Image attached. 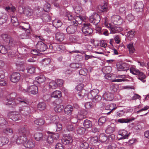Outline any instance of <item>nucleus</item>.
I'll use <instances>...</instances> for the list:
<instances>
[{"label": "nucleus", "mask_w": 149, "mask_h": 149, "mask_svg": "<svg viewBox=\"0 0 149 149\" xmlns=\"http://www.w3.org/2000/svg\"><path fill=\"white\" fill-rule=\"evenodd\" d=\"M65 18L70 22V23L71 24L68 26L66 29L67 33L69 34L74 33L77 30V26L78 24H79L78 20L79 18L77 17L74 18L72 14L69 11H67L65 14Z\"/></svg>", "instance_id": "f257e3e1"}, {"label": "nucleus", "mask_w": 149, "mask_h": 149, "mask_svg": "<svg viewBox=\"0 0 149 149\" xmlns=\"http://www.w3.org/2000/svg\"><path fill=\"white\" fill-rule=\"evenodd\" d=\"M29 133V131L27 127H22L19 130V136L18 137L17 135L15 134L11 138V140L13 142H16L18 144H22L24 145L27 141V136Z\"/></svg>", "instance_id": "f03ea898"}, {"label": "nucleus", "mask_w": 149, "mask_h": 149, "mask_svg": "<svg viewBox=\"0 0 149 149\" xmlns=\"http://www.w3.org/2000/svg\"><path fill=\"white\" fill-rule=\"evenodd\" d=\"M16 96V94L15 93H12L10 94L9 99L7 98L4 101V103L6 105H11L12 107H14L16 104L20 102L23 103L27 105L29 102L25 100H22V98L19 97L15 98Z\"/></svg>", "instance_id": "7ed1b4c3"}, {"label": "nucleus", "mask_w": 149, "mask_h": 149, "mask_svg": "<svg viewBox=\"0 0 149 149\" xmlns=\"http://www.w3.org/2000/svg\"><path fill=\"white\" fill-rule=\"evenodd\" d=\"M130 72L133 74L137 76L138 79L143 82H146V80L145 79L146 78V76L143 72L140 71L138 70L133 67L130 68Z\"/></svg>", "instance_id": "20e7f679"}, {"label": "nucleus", "mask_w": 149, "mask_h": 149, "mask_svg": "<svg viewBox=\"0 0 149 149\" xmlns=\"http://www.w3.org/2000/svg\"><path fill=\"white\" fill-rule=\"evenodd\" d=\"M18 28L20 29L24 30L25 33H22L19 36V38L21 39H28L30 38L31 36L30 30L29 29L30 28V26L29 24H26L24 26H18Z\"/></svg>", "instance_id": "39448f33"}, {"label": "nucleus", "mask_w": 149, "mask_h": 149, "mask_svg": "<svg viewBox=\"0 0 149 149\" xmlns=\"http://www.w3.org/2000/svg\"><path fill=\"white\" fill-rule=\"evenodd\" d=\"M59 135L58 133L52 134H49L47 137V143L50 145L56 142L58 139Z\"/></svg>", "instance_id": "423d86ee"}, {"label": "nucleus", "mask_w": 149, "mask_h": 149, "mask_svg": "<svg viewBox=\"0 0 149 149\" xmlns=\"http://www.w3.org/2000/svg\"><path fill=\"white\" fill-rule=\"evenodd\" d=\"M82 28V31L85 34L90 35L92 33L93 30L92 26L89 23H84Z\"/></svg>", "instance_id": "0eeeda50"}, {"label": "nucleus", "mask_w": 149, "mask_h": 149, "mask_svg": "<svg viewBox=\"0 0 149 149\" xmlns=\"http://www.w3.org/2000/svg\"><path fill=\"white\" fill-rule=\"evenodd\" d=\"M1 37L4 41L8 43L9 45L12 46L14 45L15 41L13 38L10 36L3 34L1 35Z\"/></svg>", "instance_id": "6e6552de"}, {"label": "nucleus", "mask_w": 149, "mask_h": 149, "mask_svg": "<svg viewBox=\"0 0 149 149\" xmlns=\"http://www.w3.org/2000/svg\"><path fill=\"white\" fill-rule=\"evenodd\" d=\"M1 37L4 41L8 43L9 45L12 46L14 45L15 41L13 38L10 36L3 34L1 35Z\"/></svg>", "instance_id": "1a4fd4ad"}, {"label": "nucleus", "mask_w": 149, "mask_h": 149, "mask_svg": "<svg viewBox=\"0 0 149 149\" xmlns=\"http://www.w3.org/2000/svg\"><path fill=\"white\" fill-rule=\"evenodd\" d=\"M89 18L90 22L91 23H93L95 25L97 24L100 20V15L96 13H93Z\"/></svg>", "instance_id": "9d476101"}, {"label": "nucleus", "mask_w": 149, "mask_h": 149, "mask_svg": "<svg viewBox=\"0 0 149 149\" xmlns=\"http://www.w3.org/2000/svg\"><path fill=\"white\" fill-rule=\"evenodd\" d=\"M36 49L39 52H43L48 49L47 45L42 42L38 41L36 45Z\"/></svg>", "instance_id": "9b49d317"}, {"label": "nucleus", "mask_w": 149, "mask_h": 149, "mask_svg": "<svg viewBox=\"0 0 149 149\" xmlns=\"http://www.w3.org/2000/svg\"><path fill=\"white\" fill-rule=\"evenodd\" d=\"M20 74L17 72H14L11 74L10 77L11 81L13 83H16L20 79Z\"/></svg>", "instance_id": "f8f14e48"}, {"label": "nucleus", "mask_w": 149, "mask_h": 149, "mask_svg": "<svg viewBox=\"0 0 149 149\" xmlns=\"http://www.w3.org/2000/svg\"><path fill=\"white\" fill-rule=\"evenodd\" d=\"M130 134V133H127V132L125 130H120L118 132L119 140L127 139Z\"/></svg>", "instance_id": "ddd939ff"}, {"label": "nucleus", "mask_w": 149, "mask_h": 149, "mask_svg": "<svg viewBox=\"0 0 149 149\" xmlns=\"http://www.w3.org/2000/svg\"><path fill=\"white\" fill-rule=\"evenodd\" d=\"M116 66L118 70L127 71L129 69L128 65L126 63H118L117 64Z\"/></svg>", "instance_id": "4468645a"}, {"label": "nucleus", "mask_w": 149, "mask_h": 149, "mask_svg": "<svg viewBox=\"0 0 149 149\" xmlns=\"http://www.w3.org/2000/svg\"><path fill=\"white\" fill-rule=\"evenodd\" d=\"M61 140L63 143L65 145L68 144L72 142V137L69 134H66L63 136Z\"/></svg>", "instance_id": "2eb2a0df"}, {"label": "nucleus", "mask_w": 149, "mask_h": 149, "mask_svg": "<svg viewBox=\"0 0 149 149\" xmlns=\"http://www.w3.org/2000/svg\"><path fill=\"white\" fill-rule=\"evenodd\" d=\"M56 116H53L51 119V120H52V123L55 124L56 127L57 128L56 131H60L62 129V126L60 123H57L58 119H56Z\"/></svg>", "instance_id": "dca6fc26"}, {"label": "nucleus", "mask_w": 149, "mask_h": 149, "mask_svg": "<svg viewBox=\"0 0 149 149\" xmlns=\"http://www.w3.org/2000/svg\"><path fill=\"white\" fill-rule=\"evenodd\" d=\"M27 91L28 93L35 95L36 94L38 91V88L36 85H32L27 88Z\"/></svg>", "instance_id": "f3484780"}, {"label": "nucleus", "mask_w": 149, "mask_h": 149, "mask_svg": "<svg viewBox=\"0 0 149 149\" xmlns=\"http://www.w3.org/2000/svg\"><path fill=\"white\" fill-rule=\"evenodd\" d=\"M113 24L117 25H120L123 22L121 17L119 15H116L112 18Z\"/></svg>", "instance_id": "a211bd4d"}, {"label": "nucleus", "mask_w": 149, "mask_h": 149, "mask_svg": "<svg viewBox=\"0 0 149 149\" xmlns=\"http://www.w3.org/2000/svg\"><path fill=\"white\" fill-rule=\"evenodd\" d=\"M99 92V90L97 89H94L88 93L87 95L88 98L91 99H93V98L98 94Z\"/></svg>", "instance_id": "6ab92c4d"}, {"label": "nucleus", "mask_w": 149, "mask_h": 149, "mask_svg": "<svg viewBox=\"0 0 149 149\" xmlns=\"http://www.w3.org/2000/svg\"><path fill=\"white\" fill-rule=\"evenodd\" d=\"M9 118L11 120L15 121L20 119L21 116L18 113L13 112L10 114Z\"/></svg>", "instance_id": "aec40b11"}, {"label": "nucleus", "mask_w": 149, "mask_h": 149, "mask_svg": "<svg viewBox=\"0 0 149 149\" xmlns=\"http://www.w3.org/2000/svg\"><path fill=\"white\" fill-rule=\"evenodd\" d=\"M144 5L142 2H137L134 6L137 12H141L143 11Z\"/></svg>", "instance_id": "412c9836"}, {"label": "nucleus", "mask_w": 149, "mask_h": 149, "mask_svg": "<svg viewBox=\"0 0 149 149\" xmlns=\"http://www.w3.org/2000/svg\"><path fill=\"white\" fill-rule=\"evenodd\" d=\"M104 98L107 101H111L114 98V95L109 92H105L103 95Z\"/></svg>", "instance_id": "4be33fe9"}, {"label": "nucleus", "mask_w": 149, "mask_h": 149, "mask_svg": "<svg viewBox=\"0 0 149 149\" xmlns=\"http://www.w3.org/2000/svg\"><path fill=\"white\" fill-rule=\"evenodd\" d=\"M109 26L108 27L110 28V29L113 32V33H116L117 32H120L123 30L121 27L115 25H112L110 24H109Z\"/></svg>", "instance_id": "5701e85b"}, {"label": "nucleus", "mask_w": 149, "mask_h": 149, "mask_svg": "<svg viewBox=\"0 0 149 149\" xmlns=\"http://www.w3.org/2000/svg\"><path fill=\"white\" fill-rule=\"evenodd\" d=\"M64 35L62 33L57 32L56 33L55 39L58 41H62L64 40Z\"/></svg>", "instance_id": "b1692460"}, {"label": "nucleus", "mask_w": 149, "mask_h": 149, "mask_svg": "<svg viewBox=\"0 0 149 149\" xmlns=\"http://www.w3.org/2000/svg\"><path fill=\"white\" fill-rule=\"evenodd\" d=\"M64 113L67 115L71 114L73 111V107L71 105L66 106L64 109Z\"/></svg>", "instance_id": "393cba45"}, {"label": "nucleus", "mask_w": 149, "mask_h": 149, "mask_svg": "<svg viewBox=\"0 0 149 149\" xmlns=\"http://www.w3.org/2000/svg\"><path fill=\"white\" fill-rule=\"evenodd\" d=\"M80 142V147L81 149H86L89 146L88 144L82 138H80L79 139Z\"/></svg>", "instance_id": "a878e982"}, {"label": "nucleus", "mask_w": 149, "mask_h": 149, "mask_svg": "<svg viewBox=\"0 0 149 149\" xmlns=\"http://www.w3.org/2000/svg\"><path fill=\"white\" fill-rule=\"evenodd\" d=\"M83 125L86 128H90L93 126L92 122L87 119L84 120L83 121Z\"/></svg>", "instance_id": "bb28decb"}, {"label": "nucleus", "mask_w": 149, "mask_h": 149, "mask_svg": "<svg viewBox=\"0 0 149 149\" xmlns=\"http://www.w3.org/2000/svg\"><path fill=\"white\" fill-rule=\"evenodd\" d=\"M9 142V139L6 137L0 136V146L7 144Z\"/></svg>", "instance_id": "cd10ccee"}, {"label": "nucleus", "mask_w": 149, "mask_h": 149, "mask_svg": "<svg viewBox=\"0 0 149 149\" xmlns=\"http://www.w3.org/2000/svg\"><path fill=\"white\" fill-rule=\"evenodd\" d=\"M24 146L25 147L29 148H33L35 146V143L32 140H29L27 142H26Z\"/></svg>", "instance_id": "c85d7f7f"}, {"label": "nucleus", "mask_w": 149, "mask_h": 149, "mask_svg": "<svg viewBox=\"0 0 149 149\" xmlns=\"http://www.w3.org/2000/svg\"><path fill=\"white\" fill-rule=\"evenodd\" d=\"M134 119V118H120L119 119L117 120V122L121 123H130Z\"/></svg>", "instance_id": "c756f323"}, {"label": "nucleus", "mask_w": 149, "mask_h": 149, "mask_svg": "<svg viewBox=\"0 0 149 149\" xmlns=\"http://www.w3.org/2000/svg\"><path fill=\"white\" fill-rule=\"evenodd\" d=\"M35 139L38 141H42L43 140V135L42 133L37 132L34 135Z\"/></svg>", "instance_id": "7c9ffc66"}, {"label": "nucleus", "mask_w": 149, "mask_h": 149, "mask_svg": "<svg viewBox=\"0 0 149 149\" xmlns=\"http://www.w3.org/2000/svg\"><path fill=\"white\" fill-rule=\"evenodd\" d=\"M51 97L55 98H59L61 97V92L59 91H56L51 94Z\"/></svg>", "instance_id": "2f4dec72"}, {"label": "nucleus", "mask_w": 149, "mask_h": 149, "mask_svg": "<svg viewBox=\"0 0 149 149\" xmlns=\"http://www.w3.org/2000/svg\"><path fill=\"white\" fill-rule=\"evenodd\" d=\"M7 125V122L3 117L0 118V129H3Z\"/></svg>", "instance_id": "473e14b6"}, {"label": "nucleus", "mask_w": 149, "mask_h": 149, "mask_svg": "<svg viewBox=\"0 0 149 149\" xmlns=\"http://www.w3.org/2000/svg\"><path fill=\"white\" fill-rule=\"evenodd\" d=\"M30 112V108L28 107H25L21 111V113L24 116H26L29 115Z\"/></svg>", "instance_id": "72a5a7b5"}, {"label": "nucleus", "mask_w": 149, "mask_h": 149, "mask_svg": "<svg viewBox=\"0 0 149 149\" xmlns=\"http://www.w3.org/2000/svg\"><path fill=\"white\" fill-rule=\"evenodd\" d=\"M46 105L45 103L44 102H39L37 105V109L40 111H42L44 110L46 108Z\"/></svg>", "instance_id": "f704fd0d"}, {"label": "nucleus", "mask_w": 149, "mask_h": 149, "mask_svg": "<svg viewBox=\"0 0 149 149\" xmlns=\"http://www.w3.org/2000/svg\"><path fill=\"white\" fill-rule=\"evenodd\" d=\"M96 106L95 103H93L92 102H88L85 103L84 106L85 108L88 109H91L94 108Z\"/></svg>", "instance_id": "c9c22d12"}, {"label": "nucleus", "mask_w": 149, "mask_h": 149, "mask_svg": "<svg viewBox=\"0 0 149 149\" xmlns=\"http://www.w3.org/2000/svg\"><path fill=\"white\" fill-rule=\"evenodd\" d=\"M107 139V138L106 135L104 133L100 134L99 137V140L101 143L105 142Z\"/></svg>", "instance_id": "e433bc0d"}, {"label": "nucleus", "mask_w": 149, "mask_h": 149, "mask_svg": "<svg viewBox=\"0 0 149 149\" xmlns=\"http://www.w3.org/2000/svg\"><path fill=\"white\" fill-rule=\"evenodd\" d=\"M99 8L102 12H107L109 10L107 3H104L103 6H100L99 7Z\"/></svg>", "instance_id": "4c0bfd02"}, {"label": "nucleus", "mask_w": 149, "mask_h": 149, "mask_svg": "<svg viewBox=\"0 0 149 149\" xmlns=\"http://www.w3.org/2000/svg\"><path fill=\"white\" fill-rule=\"evenodd\" d=\"M73 8L75 13L77 14H80L82 10L81 7L79 5L74 6Z\"/></svg>", "instance_id": "58836bf2"}, {"label": "nucleus", "mask_w": 149, "mask_h": 149, "mask_svg": "<svg viewBox=\"0 0 149 149\" xmlns=\"http://www.w3.org/2000/svg\"><path fill=\"white\" fill-rule=\"evenodd\" d=\"M63 108V105L58 104L54 108V110L56 112L60 113L62 111Z\"/></svg>", "instance_id": "ea45409f"}, {"label": "nucleus", "mask_w": 149, "mask_h": 149, "mask_svg": "<svg viewBox=\"0 0 149 149\" xmlns=\"http://www.w3.org/2000/svg\"><path fill=\"white\" fill-rule=\"evenodd\" d=\"M33 10L31 9L28 8L25 9L24 14H26L28 17L31 16Z\"/></svg>", "instance_id": "a19ab883"}, {"label": "nucleus", "mask_w": 149, "mask_h": 149, "mask_svg": "<svg viewBox=\"0 0 149 149\" xmlns=\"http://www.w3.org/2000/svg\"><path fill=\"white\" fill-rule=\"evenodd\" d=\"M8 19V16L6 14H4L0 17V24H3Z\"/></svg>", "instance_id": "79ce46f5"}, {"label": "nucleus", "mask_w": 149, "mask_h": 149, "mask_svg": "<svg viewBox=\"0 0 149 149\" xmlns=\"http://www.w3.org/2000/svg\"><path fill=\"white\" fill-rule=\"evenodd\" d=\"M62 23L59 20H56L53 22V25L56 28H59L62 25Z\"/></svg>", "instance_id": "37998d69"}, {"label": "nucleus", "mask_w": 149, "mask_h": 149, "mask_svg": "<svg viewBox=\"0 0 149 149\" xmlns=\"http://www.w3.org/2000/svg\"><path fill=\"white\" fill-rule=\"evenodd\" d=\"M34 123L37 125H42L44 124L45 121L43 119L38 118L34 121Z\"/></svg>", "instance_id": "c03bdc74"}, {"label": "nucleus", "mask_w": 149, "mask_h": 149, "mask_svg": "<svg viewBox=\"0 0 149 149\" xmlns=\"http://www.w3.org/2000/svg\"><path fill=\"white\" fill-rule=\"evenodd\" d=\"M102 97L101 96L98 94L91 100H92L93 102L96 103L100 101Z\"/></svg>", "instance_id": "a18cd8bd"}, {"label": "nucleus", "mask_w": 149, "mask_h": 149, "mask_svg": "<svg viewBox=\"0 0 149 149\" xmlns=\"http://www.w3.org/2000/svg\"><path fill=\"white\" fill-rule=\"evenodd\" d=\"M115 128L114 127H112L108 126V127L105 130L106 133L108 134L112 133L115 130Z\"/></svg>", "instance_id": "49530a36"}, {"label": "nucleus", "mask_w": 149, "mask_h": 149, "mask_svg": "<svg viewBox=\"0 0 149 149\" xmlns=\"http://www.w3.org/2000/svg\"><path fill=\"white\" fill-rule=\"evenodd\" d=\"M3 132L4 133L7 135L12 134L13 133L12 129L10 128H8L3 130Z\"/></svg>", "instance_id": "de8ad7c7"}, {"label": "nucleus", "mask_w": 149, "mask_h": 149, "mask_svg": "<svg viewBox=\"0 0 149 149\" xmlns=\"http://www.w3.org/2000/svg\"><path fill=\"white\" fill-rule=\"evenodd\" d=\"M127 47L128 48L129 52L130 53H133L135 51L133 43H130L127 45Z\"/></svg>", "instance_id": "09e8293b"}, {"label": "nucleus", "mask_w": 149, "mask_h": 149, "mask_svg": "<svg viewBox=\"0 0 149 149\" xmlns=\"http://www.w3.org/2000/svg\"><path fill=\"white\" fill-rule=\"evenodd\" d=\"M57 87L56 83L54 81L50 82L49 84V87L50 89H55Z\"/></svg>", "instance_id": "8fccbe9b"}, {"label": "nucleus", "mask_w": 149, "mask_h": 149, "mask_svg": "<svg viewBox=\"0 0 149 149\" xmlns=\"http://www.w3.org/2000/svg\"><path fill=\"white\" fill-rule=\"evenodd\" d=\"M86 131V129L83 127H79L77 130V132L78 134H84Z\"/></svg>", "instance_id": "3c124183"}, {"label": "nucleus", "mask_w": 149, "mask_h": 149, "mask_svg": "<svg viewBox=\"0 0 149 149\" xmlns=\"http://www.w3.org/2000/svg\"><path fill=\"white\" fill-rule=\"evenodd\" d=\"M85 111L84 110H81V113L80 112H78V114L77 116V118L78 120H83V119L85 118V115L82 114V113H83L84 111Z\"/></svg>", "instance_id": "603ef678"}, {"label": "nucleus", "mask_w": 149, "mask_h": 149, "mask_svg": "<svg viewBox=\"0 0 149 149\" xmlns=\"http://www.w3.org/2000/svg\"><path fill=\"white\" fill-rule=\"evenodd\" d=\"M36 80L38 83H41L43 82L45 80V79L44 76H40L36 78Z\"/></svg>", "instance_id": "864d4df0"}, {"label": "nucleus", "mask_w": 149, "mask_h": 149, "mask_svg": "<svg viewBox=\"0 0 149 149\" xmlns=\"http://www.w3.org/2000/svg\"><path fill=\"white\" fill-rule=\"evenodd\" d=\"M26 69L28 73L32 74L35 72V68L33 66H30L27 68Z\"/></svg>", "instance_id": "5fc2aeb1"}, {"label": "nucleus", "mask_w": 149, "mask_h": 149, "mask_svg": "<svg viewBox=\"0 0 149 149\" xmlns=\"http://www.w3.org/2000/svg\"><path fill=\"white\" fill-rule=\"evenodd\" d=\"M11 22L14 26H16L18 25V20L16 17L13 16L11 19Z\"/></svg>", "instance_id": "6e6d98bb"}, {"label": "nucleus", "mask_w": 149, "mask_h": 149, "mask_svg": "<svg viewBox=\"0 0 149 149\" xmlns=\"http://www.w3.org/2000/svg\"><path fill=\"white\" fill-rule=\"evenodd\" d=\"M106 121V118L104 117H100L98 120V124L99 125L101 126L104 124Z\"/></svg>", "instance_id": "4d7b16f0"}, {"label": "nucleus", "mask_w": 149, "mask_h": 149, "mask_svg": "<svg viewBox=\"0 0 149 149\" xmlns=\"http://www.w3.org/2000/svg\"><path fill=\"white\" fill-rule=\"evenodd\" d=\"M56 50L58 51H62L64 50L65 49V47L64 45H58L56 44Z\"/></svg>", "instance_id": "13d9d810"}, {"label": "nucleus", "mask_w": 149, "mask_h": 149, "mask_svg": "<svg viewBox=\"0 0 149 149\" xmlns=\"http://www.w3.org/2000/svg\"><path fill=\"white\" fill-rule=\"evenodd\" d=\"M42 19L46 22H50L51 20V17L47 14H43L42 15Z\"/></svg>", "instance_id": "bf43d9fd"}, {"label": "nucleus", "mask_w": 149, "mask_h": 149, "mask_svg": "<svg viewBox=\"0 0 149 149\" xmlns=\"http://www.w3.org/2000/svg\"><path fill=\"white\" fill-rule=\"evenodd\" d=\"M98 138L97 136H95L91 138V141L92 143L98 145H99Z\"/></svg>", "instance_id": "052dcab7"}, {"label": "nucleus", "mask_w": 149, "mask_h": 149, "mask_svg": "<svg viewBox=\"0 0 149 149\" xmlns=\"http://www.w3.org/2000/svg\"><path fill=\"white\" fill-rule=\"evenodd\" d=\"M87 71L86 69H81L79 71V73L80 75L86 76L87 74Z\"/></svg>", "instance_id": "680f3d73"}, {"label": "nucleus", "mask_w": 149, "mask_h": 149, "mask_svg": "<svg viewBox=\"0 0 149 149\" xmlns=\"http://www.w3.org/2000/svg\"><path fill=\"white\" fill-rule=\"evenodd\" d=\"M134 17L131 13L129 14L126 16V19L130 22H131L134 19Z\"/></svg>", "instance_id": "e2e57ef3"}, {"label": "nucleus", "mask_w": 149, "mask_h": 149, "mask_svg": "<svg viewBox=\"0 0 149 149\" xmlns=\"http://www.w3.org/2000/svg\"><path fill=\"white\" fill-rule=\"evenodd\" d=\"M117 145L114 143H112L111 144L107 146L106 148L107 149H115Z\"/></svg>", "instance_id": "0e129e2a"}, {"label": "nucleus", "mask_w": 149, "mask_h": 149, "mask_svg": "<svg viewBox=\"0 0 149 149\" xmlns=\"http://www.w3.org/2000/svg\"><path fill=\"white\" fill-rule=\"evenodd\" d=\"M42 61L43 64L45 65H47L49 64L51 61V60L50 58H46L42 60Z\"/></svg>", "instance_id": "69168bd1"}, {"label": "nucleus", "mask_w": 149, "mask_h": 149, "mask_svg": "<svg viewBox=\"0 0 149 149\" xmlns=\"http://www.w3.org/2000/svg\"><path fill=\"white\" fill-rule=\"evenodd\" d=\"M88 1L89 0H77V2L82 5H85Z\"/></svg>", "instance_id": "338daca9"}, {"label": "nucleus", "mask_w": 149, "mask_h": 149, "mask_svg": "<svg viewBox=\"0 0 149 149\" xmlns=\"http://www.w3.org/2000/svg\"><path fill=\"white\" fill-rule=\"evenodd\" d=\"M55 149H63V147L62 143H58L55 146Z\"/></svg>", "instance_id": "774afa93"}]
</instances>
